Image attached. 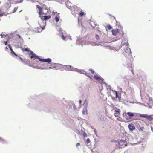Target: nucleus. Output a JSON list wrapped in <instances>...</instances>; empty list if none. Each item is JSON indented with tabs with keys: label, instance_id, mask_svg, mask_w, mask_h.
Returning <instances> with one entry per match:
<instances>
[{
	"label": "nucleus",
	"instance_id": "17",
	"mask_svg": "<svg viewBox=\"0 0 153 153\" xmlns=\"http://www.w3.org/2000/svg\"><path fill=\"white\" fill-rule=\"evenodd\" d=\"M97 81L100 83H102L103 82V79L101 77L99 78L97 80Z\"/></svg>",
	"mask_w": 153,
	"mask_h": 153
},
{
	"label": "nucleus",
	"instance_id": "34",
	"mask_svg": "<svg viewBox=\"0 0 153 153\" xmlns=\"http://www.w3.org/2000/svg\"><path fill=\"white\" fill-rule=\"evenodd\" d=\"M4 44L5 45H7V41H6V42L4 41Z\"/></svg>",
	"mask_w": 153,
	"mask_h": 153
},
{
	"label": "nucleus",
	"instance_id": "25",
	"mask_svg": "<svg viewBox=\"0 0 153 153\" xmlns=\"http://www.w3.org/2000/svg\"><path fill=\"white\" fill-rule=\"evenodd\" d=\"M89 71H91V73L93 74H94L95 73L94 71L92 69H89Z\"/></svg>",
	"mask_w": 153,
	"mask_h": 153
},
{
	"label": "nucleus",
	"instance_id": "5",
	"mask_svg": "<svg viewBox=\"0 0 153 153\" xmlns=\"http://www.w3.org/2000/svg\"><path fill=\"white\" fill-rule=\"evenodd\" d=\"M124 144V141L121 140L120 141H118V142H117L116 145H117V146L118 148H122V146Z\"/></svg>",
	"mask_w": 153,
	"mask_h": 153
},
{
	"label": "nucleus",
	"instance_id": "11",
	"mask_svg": "<svg viewBox=\"0 0 153 153\" xmlns=\"http://www.w3.org/2000/svg\"><path fill=\"white\" fill-rule=\"evenodd\" d=\"M128 128L131 131L134 130L135 128L132 124H130L128 126Z\"/></svg>",
	"mask_w": 153,
	"mask_h": 153
},
{
	"label": "nucleus",
	"instance_id": "26",
	"mask_svg": "<svg viewBox=\"0 0 153 153\" xmlns=\"http://www.w3.org/2000/svg\"><path fill=\"white\" fill-rule=\"evenodd\" d=\"M83 136L84 137H87V134L85 132H84L83 134Z\"/></svg>",
	"mask_w": 153,
	"mask_h": 153
},
{
	"label": "nucleus",
	"instance_id": "40",
	"mask_svg": "<svg viewBox=\"0 0 153 153\" xmlns=\"http://www.w3.org/2000/svg\"><path fill=\"white\" fill-rule=\"evenodd\" d=\"M1 140H1V138L0 137V141Z\"/></svg>",
	"mask_w": 153,
	"mask_h": 153
},
{
	"label": "nucleus",
	"instance_id": "7",
	"mask_svg": "<svg viewBox=\"0 0 153 153\" xmlns=\"http://www.w3.org/2000/svg\"><path fill=\"white\" fill-rule=\"evenodd\" d=\"M125 52L127 53L129 55L131 56L132 52L129 48L127 47L126 48L125 50Z\"/></svg>",
	"mask_w": 153,
	"mask_h": 153
},
{
	"label": "nucleus",
	"instance_id": "13",
	"mask_svg": "<svg viewBox=\"0 0 153 153\" xmlns=\"http://www.w3.org/2000/svg\"><path fill=\"white\" fill-rule=\"evenodd\" d=\"M149 121H152L153 120V117L152 116L147 115V116L146 118Z\"/></svg>",
	"mask_w": 153,
	"mask_h": 153
},
{
	"label": "nucleus",
	"instance_id": "36",
	"mask_svg": "<svg viewBox=\"0 0 153 153\" xmlns=\"http://www.w3.org/2000/svg\"><path fill=\"white\" fill-rule=\"evenodd\" d=\"M81 102H82L81 100H79V104H80V105H81Z\"/></svg>",
	"mask_w": 153,
	"mask_h": 153
},
{
	"label": "nucleus",
	"instance_id": "39",
	"mask_svg": "<svg viewBox=\"0 0 153 153\" xmlns=\"http://www.w3.org/2000/svg\"><path fill=\"white\" fill-rule=\"evenodd\" d=\"M151 130H152V131H153V129L151 127Z\"/></svg>",
	"mask_w": 153,
	"mask_h": 153
},
{
	"label": "nucleus",
	"instance_id": "31",
	"mask_svg": "<svg viewBox=\"0 0 153 153\" xmlns=\"http://www.w3.org/2000/svg\"><path fill=\"white\" fill-rule=\"evenodd\" d=\"M148 97L149 98V100H152V97H149V95H148Z\"/></svg>",
	"mask_w": 153,
	"mask_h": 153
},
{
	"label": "nucleus",
	"instance_id": "28",
	"mask_svg": "<svg viewBox=\"0 0 153 153\" xmlns=\"http://www.w3.org/2000/svg\"><path fill=\"white\" fill-rule=\"evenodd\" d=\"M87 143H88L90 142V140L89 138H88L86 140Z\"/></svg>",
	"mask_w": 153,
	"mask_h": 153
},
{
	"label": "nucleus",
	"instance_id": "20",
	"mask_svg": "<svg viewBox=\"0 0 153 153\" xmlns=\"http://www.w3.org/2000/svg\"><path fill=\"white\" fill-rule=\"evenodd\" d=\"M100 77V76L97 75H94V78L97 80Z\"/></svg>",
	"mask_w": 153,
	"mask_h": 153
},
{
	"label": "nucleus",
	"instance_id": "30",
	"mask_svg": "<svg viewBox=\"0 0 153 153\" xmlns=\"http://www.w3.org/2000/svg\"><path fill=\"white\" fill-rule=\"evenodd\" d=\"M51 68H52L51 67H49L48 68H45L44 69L48 70V69H51Z\"/></svg>",
	"mask_w": 153,
	"mask_h": 153
},
{
	"label": "nucleus",
	"instance_id": "12",
	"mask_svg": "<svg viewBox=\"0 0 153 153\" xmlns=\"http://www.w3.org/2000/svg\"><path fill=\"white\" fill-rule=\"evenodd\" d=\"M81 73L87 76L89 78H91V76H90V74L86 72L85 71L83 70L82 71Z\"/></svg>",
	"mask_w": 153,
	"mask_h": 153
},
{
	"label": "nucleus",
	"instance_id": "23",
	"mask_svg": "<svg viewBox=\"0 0 153 153\" xmlns=\"http://www.w3.org/2000/svg\"><path fill=\"white\" fill-rule=\"evenodd\" d=\"M62 39L64 40H65V36L63 35V34L61 36Z\"/></svg>",
	"mask_w": 153,
	"mask_h": 153
},
{
	"label": "nucleus",
	"instance_id": "29",
	"mask_svg": "<svg viewBox=\"0 0 153 153\" xmlns=\"http://www.w3.org/2000/svg\"><path fill=\"white\" fill-rule=\"evenodd\" d=\"M80 144L79 143H77L76 144V146L77 147L78 146H79Z\"/></svg>",
	"mask_w": 153,
	"mask_h": 153
},
{
	"label": "nucleus",
	"instance_id": "4",
	"mask_svg": "<svg viewBox=\"0 0 153 153\" xmlns=\"http://www.w3.org/2000/svg\"><path fill=\"white\" fill-rule=\"evenodd\" d=\"M36 7L39 10V12L38 14L39 15V17H42V15L43 14H46V13H45L43 11V8L42 7H41L39 6L38 5H36Z\"/></svg>",
	"mask_w": 153,
	"mask_h": 153
},
{
	"label": "nucleus",
	"instance_id": "32",
	"mask_svg": "<svg viewBox=\"0 0 153 153\" xmlns=\"http://www.w3.org/2000/svg\"><path fill=\"white\" fill-rule=\"evenodd\" d=\"M125 44H126L128 46L129 45L128 43L127 42H126V43H125Z\"/></svg>",
	"mask_w": 153,
	"mask_h": 153
},
{
	"label": "nucleus",
	"instance_id": "41",
	"mask_svg": "<svg viewBox=\"0 0 153 153\" xmlns=\"http://www.w3.org/2000/svg\"><path fill=\"white\" fill-rule=\"evenodd\" d=\"M1 38H2V37H3L2 35H1Z\"/></svg>",
	"mask_w": 153,
	"mask_h": 153
},
{
	"label": "nucleus",
	"instance_id": "10",
	"mask_svg": "<svg viewBox=\"0 0 153 153\" xmlns=\"http://www.w3.org/2000/svg\"><path fill=\"white\" fill-rule=\"evenodd\" d=\"M113 94L114 96L111 95L112 98L113 100H115L118 97L117 93L116 91L113 92Z\"/></svg>",
	"mask_w": 153,
	"mask_h": 153
},
{
	"label": "nucleus",
	"instance_id": "3",
	"mask_svg": "<svg viewBox=\"0 0 153 153\" xmlns=\"http://www.w3.org/2000/svg\"><path fill=\"white\" fill-rule=\"evenodd\" d=\"M120 110L118 109L117 111L115 110V112L114 113V115L116 117H118L117 118L118 120H119L121 121H123L124 120V116L123 115L121 117L120 116Z\"/></svg>",
	"mask_w": 153,
	"mask_h": 153
},
{
	"label": "nucleus",
	"instance_id": "24",
	"mask_svg": "<svg viewBox=\"0 0 153 153\" xmlns=\"http://www.w3.org/2000/svg\"><path fill=\"white\" fill-rule=\"evenodd\" d=\"M95 37H96V39L97 40H99L100 39V37H99V36L97 34L96 35Z\"/></svg>",
	"mask_w": 153,
	"mask_h": 153
},
{
	"label": "nucleus",
	"instance_id": "27",
	"mask_svg": "<svg viewBox=\"0 0 153 153\" xmlns=\"http://www.w3.org/2000/svg\"><path fill=\"white\" fill-rule=\"evenodd\" d=\"M144 129V127H140V129H139L140 131H143Z\"/></svg>",
	"mask_w": 153,
	"mask_h": 153
},
{
	"label": "nucleus",
	"instance_id": "8",
	"mask_svg": "<svg viewBox=\"0 0 153 153\" xmlns=\"http://www.w3.org/2000/svg\"><path fill=\"white\" fill-rule=\"evenodd\" d=\"M111 31L113 35L116 36L117 33H119V30L118 29H113Z\"/></svg>",
	"mask_w": 153,
	"mask_h": 153
},
{
	"label": "nucleus",
	"instance_id": "21",
	"mask_svg": "<svg viewBox=\"0 0 153 153\" xmlns=\"http://www.w3.org/2000/svg\"><path fill=\"white\" fill-rule=\"evenodd\" d=\"M85 14V13H84L82 11H81L79 13V15L81 17H82Z\"/></svg>",
	"mask_w": 153,
	"mask_h": 153
},
{
	"label": "nucleus",
	"instance_id": "22",
	"mask_svg": "<svg viewBox=\"0 0 153 153\" xmlns=\"http://www.w3.org/2000/svg\"><path fill=\"white\" fill-rule=\"evenodd\" d=\"M18 7H15L13 10L12 12V13H14L15 12H16V10H17V9H18Z\"/></svg>",
	"mask_w": 153,
	"mask_h": 153
},
{
	"label": "nucleus",
	"instance_id": "6",
	"mask_svg": "<svg viewBox=\"0 0 153 153\" xmlns=\"http://www.w3.org/2000/svg\"><path fill=\"white\" fill-rule=\"evenodd\" d=\"M51 16L50 15L48 16H44L41 17V19L42 20H47L48 19H50L51 18Z\"/></svg>",
	"mask_w": 153,
	"mask_h": 153
},
{
	"label": "nucleus",
	"instance_id": "42",
	"mask_svg": "<svg viewBox=\"0 0 153 153\" xmlns=\"http://www.w3.org/2000/svg\"><path fill=\"white\" fill-rule=\"evenodd\" d=\"M71 39H71H72L71 38V37H70V39Z\"/></svg>",
	"mask_w": 153,
	"mask_h": 153
},
{
	"label": "nucleus",
	"instance_id": "9",
	"mask_svg": "<svg viewBox=\"0 0 153 153\" xmlns=\"http://www.w3.org/2000/svg\"><path fill=\"white\" fill-rule=\"evenodd\" d=\"M44 28V27H41L40 26L39 27H37L36 28H35V29H36V32L39 33L41 32L42 31V30Z\"/></svg>",
	"mask_w": 153,
	"mask_h": 153
},
{
	"label": "nucleus",
	"instance_id": "1",
	"mask_svg": "<svg viewBox=\"0 0 153 153\" xmlns=\"http://www.w3.org/2000/svg\"><path fill=\"white\" fill-rule=\"evenodd\" d=\"M22 50L23 51H26L27 52H30V54L32 56L30 57L31 59H33V60L37 59L40 62H46L49 63L51 62V59L49 58L46 59H42L40 58L39 56H37L33 51L30 50L28 48H23L22 49Z\"/></svg>",
	"mask_w": 153,
	"mask_h": 153
},
{
	"label": "nucleus",
	"instance_id": "15",
	"mask_svg": "<svg viewBox=\"0 0 153 153\" xmlns=\"http://www.w3.org/2000/svg\"><path fill=\"white\" fill-rule=\"evenodd\" d=\"M112 28V27L111 26L109 25H107L106 27V30H110Z\"/></svg>",
	"mask_w": 153,
	"mask_h": 153
},
{
	"label": "nucleus",
	"instance_id": "2",
	"mask_svg": "<svg viewBox=\"0 0 153 153\" xmlns=\"http://www.w3.org/2000/svg\"><path fill=\"white\" fill-rule=\"evenodd\" d=\"M134 114L131 112H128L125 113V117L127 120L126 121H131L132 120V117L134 116Z\"/></svg>",
	"mask_w": 153,
	"mask_h": 153
},
{
	"label": "nucleus",
	"instance_id": "19",
	"mask_svg": "<svg viewBox=\"0 0 153 153\" xmlns=\"http://www.w3.org/2000/svg\"><path fill=\"white\" fill-rule=\"evenodd\" d=\"M147 115L146 114H140L139 116L140 117H143L145 118H146Z\"/></svg>",
	"mask_w": 153,
	"mask_h": 153
},
{
	"label": "nucleus",
	"instance_id": "33",
	"mask_svg": "<svg viewBox=\"0 0 153 153\" xmlns=\"http://www.w3.org/2000/svg\"><path fill=\"white\" fill-rule=\"evenodd\" d=\"M20 60L22 61V62H23V59L21 58V57H19Z\"/></svg>",
	"mask_w": 153,
	"mask_h": 153
},
{
	"label": "nucleus",
	"instance_id": "37",
	"mask_svg": "<svg viewBox=\"0 0 153 153\" xmlns=\"http://www.w3.org/2000/svg\"><path fill=\"white\" fill-rule=\"evenodd\" d=\"M55 14V12H54V11H53V12H52V15H54Z\"/></svg>",
	"mask_w": 153,
	"mask_h": 153
},
{
	"label": "nucleus",
	"instance_id": "43",
	"mask_svg": "<svg viewBox=\"0 0 153 153\" xmlns=\"http://www.w3.org/2000/svg\"><path fill=\"white\" fill-rule=\"evenodd\" d=\"M8 49V48H7V47H6V49Z\"/></svg>",
	"mask_w": 153,
	"mask_h": 153
},
{
	"label": "nucleus",
	"instance_id": "35",
	"mask_svg": "<svg viewBox=\"0 0 153 153\" xmlns=\"http://www.w3.org/2000/svg\"><path fill=\"white\" fill-rule=\"evenodd\" d=\"M67 66V68H69H69H71V66L70 65H67L66 66Z\"/></svg>",
	"mask_w": 153,
	"mask_h": 153
},
{
	"label": "nucleus",
	"instance_id": "14",
	"mask_svg": "<svg viewBox=\"0 0 153 153\" xmlns=\"http://www.w3.org/2000/svg\"><path fill=\"white\" fill-rule=\"evenodd\" d=\"M59 14V13H58V15L55 17V21L56 22H58L59 21V18L60 17Z\"/></svg>",
	"mask_w": 153,
	"mask_h": 153
},
{
	"label": "nucleus",
	"instance_id": "18",
	"mask_svg": "<svg viewBox=\"0 0 153 153\" xmlns=\"http://www.w3.org/2000/svg\"><path fill=\"white\" fill-rule=\"evenodd\" d=\"M82 113L83 114H87V111L86 109H84L82 111Z\"/></svg>",
	"mask_w": 153,
	"mask_h": 153
},
{
	"label": "nucleus",
	"instance_id": "16",
	"mask_svg": "<svg viewBox=\"0 0 153 153\" xmlns=\"http://www.w3.org/2000/svg\"><path fill=\"white\" fill-rule=\"evenodd\" d=\"M9 46V47L10 50V51H11L16 56H17V55L13 51V50L12 49V47H11V46H10V45H8Z\"/></svg>",
	"mask_w": 153,
	"mask_h": 153
},
{
	"label": "nucleus",
	"instance_id": "38",
	"mask_svg": "<svg viewBox=\"0 0 153 153\" xmlns=\"http://www.w3.org/2000/svg\"><path fill=\"white\" fill-rule=\"evenodd\" d=\"M17 36L19 37V38H21L20 36L19 35H17Z\"/></svg>",
	"mask_w": 153,
	"mask_h": 153
}]
</instances>
